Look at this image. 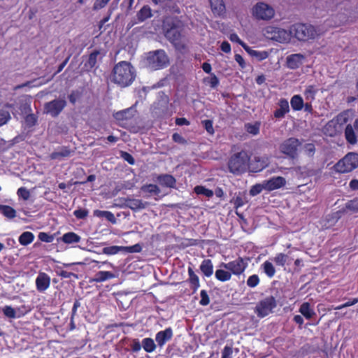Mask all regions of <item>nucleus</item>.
Listing matches in <instances>:
<instances>
[{
  "instance_id": "54",
  "label": "nucleus",
  "mask_w": 358,
  "mask_h": 358,
  "mask_svg": "<svg viewBox=\"0 0 358 358\" xmlns=\"http://www.w3.org/2000/svg\"><path fill=\"white\" fill-rule=\"evenodd\" d=\"M38 238H39V239L41 241L46 242V243H50L54 239V236H50L48 234L44 233V232H41L38 234Z\"/></svg>"
},
{
  "instance_id": "23",
  "label": "nucleus",
  "mask_w": 358,
  "mask_h": 358,
  "mask_svg": "<svg viewBox=\"0 0 358 358\" xmlns=\"http://www.w3.org/2000/svg\"><path fill=\"white\" fill-rule=\"evenodd\" d=\"M345 136L347 141L351 144L355 145L357 143V136L355 133L353 127L351 124H348L345 129Z\"/></svg>"
},
{
  "instance_id": "17",
  "label": "nucleus",
  "mask_w": 358,
  "mask_h": 358,
  "mask_svg": "<svg viewBox=\"0 0 358 358\" xmlns=\"http://www.w3.org/2000/svg\"><path fill=\"white\" fill-rule=\"evenodd\" d=\"M285 184V180L282 177L273 178L264 184V187L268 190H273L283 186Z\"/></svg>"
},
{
  "instance_id": "20",
  "label": "nucleus",
  "mask_w": 358,
  "mask_h": 358,
  "mask_svg": "<svg viewBox=\"0 0 358 358\" xmlns=\"http://www.w3.org/2000/svg\"><path fill=\"white\" fill-rule=\"evenodd\" d=\"M212 11L214 14L221 15L225 10V6L222 0H209Z\"/></svg>"
},
{
  "instance_id": "16",
  "label": "nucleus",
  "mask_w": 358,
  "mask_h": 358,
  "mask_svg": "<svg viewBox=\"0 0 358 358\" xmlns=\"http://www.w3.org/2000/svg\"><path fill=\"white\" fill-rule=\"evenodd\" d=\"M120 251L128 253L140 252L141 248H103V252L106 255H115Z\"/></svg>"
},
{
  "instance_id": "53",
  "label": "nucleus",
  "mask_w": 358,
  "mask_h": 358,
  "mask_svg": "<svg viewBox=\"0 0 358 358\" xmlns=\"http://www.w3.org/2000/svg\"><path fill=\"white\" fill-rule=\"evenodd\" d=\"M17 195L22 197L24 200H27L29 198V192L24 187H20L17 190Z\"/></svg>"
},
{
  "instance_id": "44",
  "label": "nucleus",
  "mask_w": 358,
  "mask_h": 358,
  "mask_svg": "<svg viewBox=\"0 0 358 358\" xmlns=\"http://www.w3.org/2000/svg\"><path fill=\"white\" fill-rule=\"evenodd\" d=\"M194 192L197 194H203L207 197H211L213 195V192L208 189L205 188L203 186H196L194 187Z\"/></svg>"
},
{
  "instance_id": "58",
  "label": "nucleus",
  "mask_w": 358,
  "mask_h": 358,
  "mask_svg": "<svg viewBox=\"0 0 358 358\" xmlns=\"http://www.w3.org/2000/svg\"><path fill=\"white\" fill-rule=\"evenodd\" d=\"M109 1L110 0H96L93 6V9L99 10L103 8Z\"/></svg>"
},
{
  "instance_id": "1",
  "label": "nucleus",
  "mask_w": 358,
  "mask_h": 358,
  "mask_svg": "<svg viewBox=\"0 0 358 358\" xmlns=\"http://www.w3.org/2000/svg\"><path fill=\"white\" fill-rule=\"evenodd\" d=\"M290 34L299 41L309 43L323 35L324 31L310 24L296 23L290 27Z\"/></svg>"
},
{
  "instance_id": "4",
  "label": "nucleus",
  "mask_w": 358,
  "mask_h": 358,
  "mask_svg": "<svg viewBox=\"0 0 358 358\" xmlns=\"http://www.w3.org/2000/svg\"><path fill=\"white\" fill-rule=\"evenodd\" d=\"M358 167V153L348 152L335 165L334 169L338 173H349Z\"/></svg>"
},
{
  "instance_id": "29",
  "label": "nucleus",
  "mask_w": 358,
  "mask_h": 358,
  "mask_svg": "<svg viewBox=\"0 0 358 358\" xmlns=\"http://www.w3.org/2000/svg\"><path fill=\"white\" fill-rule=\"evenodd\" d=\"M152 16L151 9L148 6H144L137 13L138 20L141 22Z\"/></svg>"
},
{
  "instance_id": "36",
  "label": "nucleus",
  "mask_w": 358,
  "mask_h": 358,
  "mask_svg": "<svg viewBox=\"0 0 358 358\" xmlns=\"http://www.w3.org/2000/svg\"><path fill=\"white\" fill-rule=\"evenodd\" d=\"M80 236H78L77 234L73 232H69L63 236L62 241L66 244H70L78 243L80 241Z\"/></svg>"
},
{
  "instance_id": "45",
  "label": "nucleus",
  "mask_w": 358,
  "mask_h": 358,
  "mask_svg": "<svg viewBox=\"0 0 358 358\" xmlns=\"http://www.w3.org/2000/svg\"><path fill=\"white\" fill-rule=\"evenodd\" d=\"M345 208L354 213H358V198L349 201L345 204Z\"/></svg>"
},
{
  "instance_id": "43",
  "label": "nucleus",
  "mask_w": 358,
  "mask_h": 358,
  "mask_svg": "<svg viewBox=\"0 0 358 358\" xmlns=\"http://www.w3.org/2000/svg\"><path fill=\"white\" fill-rule=\"evenodd\" d=\"M350 112L349 110H345L340 113L336 117L337 122L341 125L347 123L350 117Z\"/></svg>"
},
{
  "instance_id": "42",
  "label": "nucleus",
  "mask_w": 358,
  "mask_h": 358,
  "mask_svg": "<svg viewBox=\"0 0 358 358\" xmlns=\"http://www.w3.org/2000/svg\"><path fill=\"white\" fill-rule=\"evenodd\" d=\"M248 53L252 57H256L259 61L266 59L268 56V52L266 51L258 52L251 48L248 50Z\"/></svg>"
},
{
  "instance_id": "27",
  "label": "nucleus",
  "mask_w": 358,
  "mask_h": 358,
  "mask_svg": "<svg viewBox=\"0 0 358 358\" xmlns=\"http://www.w3.org/2000/svg\"><path fill=\"white\" fill-rule=\"evenodd\" d=\"M159 183L162 185L173 187L176 183V179L171 175H162L158 177Z\"/></svg>"
},
{
  "instance_id": "49",
  "label": "nucleus",
  "mask_w": 358,
  "mask_h": 358,
  "mask_svg": "<svg viewBox=\"0 0 358 358\" xmlns=\"http://www.w3.org/2000/svg\"><path fill=\"white\" fill-rule=\"evenodd\" d=\"M201 300L199 301L200 305L207 306L210 303V298L207 294V292L204 289L200 292Z\"/></svg>"
},
{
  "instance_id": "24",
  "label": "nucleus",
  "mask_w": 358,
  "mask_h": 358,
  "mask_svg": "<svg viewBox=\"0 0 358 358\" xmlns=\"http://www.w3.org/2000/svg\"><path fill=\"white\" fill-rule=\"evenodd\" d=\"M200 269L201 272L206 276L210 277L213 273V266L210 259H205L202 262Z\"/></svg>"
},
{
  "instance_id": "64",
  "label": "nucleus",
  "mask_w": 358,
  "mask_h": 358,
  "mask_svg": "<svg viewBox=\"0 0 358 358\" xmlns=\"http://www.w3.org/2000/svg\"><path fill=\"white\" fill-rule=\"evenodd\" d=\"M87 210L84 209H78L74 212V215L77 218L83 219L87 215Z\"/></svg>"
},
{
  "instance_id": "3",
  "label": "nucleus",
  "mask_w": 358,
  "mask_h": 358,
  "mask_svg": "<svg viewBox=\"0 0 358 358\" xmlns=\"http://www.w3.org/2000/svg\"><path fill=\"white\" fill-rule=\"evenodd\" d=\"M181 21L176 18H166L163 25L166 38L173 43L178 41L181 36Z\"/></svg>"
},
{
  "instance_id": "5",
  "label": "nucleus",
  "mask_w": 358,
  "mask_h": 358,
  "mask_svg": "<svg viewBox=\"0 0 358 358\" xmlns=\"http://www.w3.org/2000/svg\"><path fill=\"white\" fill-rule=\"evenodd\" d=\"M249 157L245 152L234 154L229 159L228 166L233 173H241L248 166Z\"/></svg>"
},
{
  "instance_id": "9",
  "label": "nucleus",
  "mask_w": 358,
  "mask_h": 358,
  "mask_svg": "<svg viewBox=\"0 0 358 358\" xmlns=\"http://www.w3.org/2000/svg\"><path fill=\"white\" fill-rule=\"evenodd\" d=\"M274 13V10L264 3H259L253 8V15L259 20H268Z\"/></svg>"
},
{
  "instance_id": "38",
  "label": "nucleus",
  "mask_w": 358,
  "mask_h": 358,
  "mask_svg": "<svg viewBox=\"0 0 358 358\" xmlns=\"http://www.w3.org/2000/svg\"><path fill=\"white\" fill-rule=\"evenodd\" d=\"M94 214L97 217H106L108 221L113 223L115 222L116 221L114 215L108 211H101L96 210L94 212Z\"/></svg>"
},
{
  "instance_id": "61",
  "label": "nucleus",
  "mask_w": 358,
  "mask_h": 358,
  "mask_svg": "<svg viewBox=\"0 0 358 358\" xmlns=\"http://www.w3.org/2000/svg\"><path fill=\"white\" fill-rule=\"evenodd\" d=\"M59 275V276L64 278H71V277H73L76 279H78V275L77 274H75L68 271H60Z\"/></svg>"
},
{
  "instance_id": "30",
  "label": "nucleus",
  "mask_w": 358,
  "mask_h": 358,
  "mask_svg": "<svg viewBox=\"0 0 358 358\" xmlns=\"http://www.w3.org/2000/svg\"><path fill=\"white\" fill-rule=\"evenodd\" d=\"M99 55V51L95 50L89 55L88 60L85 64V67L86 68L87 71H89L95 66L96 63V58Z\"/></svg>"
},
{
  "instance_id": "34",
  "label": "nucleus",
  "mask_w": 358,
  "mask_h": 358,
  "mask_svg": "<svg viewBox=\"0 0 358 358\" xmlns=\"http://www.w3.org/2000/svg\"><path fill=\"white\" fill-rule=\"evenodd\" d=\"M73 151L70 150L67 148H63L60 151L54 152L50 155L51 159H60L62 157H66L71 155Z\"/></svg>"
},
{
  "instance_id": "7",
  "label": "nucleus",
  "mask_w": 358,
  "mask_h": 358,
  "mask_svg": "<svg viewBox=\"0 0 358 358\" xmlns=\"http://www.w3.org/2000/svg\"><path fill=\"white\" fill-rule=\"evenodd\" d=\"M147 61L152 69H158L169 63V58L164 50H159L149 52Z\"/></svg>"
},
{
  "instance_id": "52",
  "label": "nucleus",
  "mask_w": 358,
  "mask_h": 358,
  "mask_svg": "<svg viewBox=\"0 0 358 358\" xmlns=\"http://www.w3.org/2000/svg\"><path fill=\"white\" fill-rule=\"evenodd\" d=\"M120 155L129 164L133 165L135 163L134 157L129 153L124 151H121Z\"/></svg>"
},
{
  "instance_id": "19",
  "label": "nucleus",
  "mask_w": 358,
  "mask_h": 358,
  "mask_svg": "<svg viewBox=\"0 0 358 358\" xmlns=\"http://www.w3.org/2000/svg\"><path fill=\"white\" fill-rule=\"evenodd\" d=\"M304 56L301 54H294L287 58V62L289 67L296 69L301 63Z\"/></svg>"
},
{
  "instance_id": "28",
  "label": "nucleus",
  "mask_w": 358,
  "mask_h": 358,
  "mask_svg": "<svg viewBox=\"0 0 358 358\" xmlns=\"http://www.w3.org/2000/svg\"><path fill=\"white\" fill-rule=\"evenodd\" d=\"M189 282L194 292H196L200 286L199 277L194 273L192 268H188Z\"/></svg>"
},
{
  "instance_id": "32",
  "label": "nucleus",
  "mask_w": 358,
  "mask_h": 358,
  "mask_svg": "<svg viewBox=\"0 0 358 358\" xmlns=\"http://www.w3.org/2000/svg\"><path fill=\"white\" fill-rule=\"evenodd\" d=\"M142 346L145 352H152L156 348V345L153 341V339L150 338H144L142 341Z\"/></svg>"
},
{
  "instance_id": "25",
  "label": "nucleus",
  "mask_w": 358,
  "mask_h": 358,
  "mask_svg": "<svg viewBox=\"0 0 358 358\" xmlns=\"http://www.w3.org/2000/svg\"><path fill=\"white\" fill-rule=\"evenodd\" d=\"M215 278L222 282L229 280L231 277V273L229 271L220 267L215 273Z\"/></svg>"
},
{
  "instance_id": "31",
  "label": "nucleus",
  "mask_w": 358,
  "mask_h": 358,
  "mask_svg": "<svg viewBox=\"0 0 358 358\" xmlns=\"http://www.w3.org/2000/svg\"><path fill=\"white\" fill-rule=\"evenodd\" d=\"M0 210L8 219H13L16 216L15 210L9 206L0 205Z\"/></svg>"
},
{
  "instance_id": "46",
  "label": "nucleus",
  "mask_w": 358,
  "mask_h": 358,
  "mask_svg": "<svg viewBox=\"0 0 358 358\" xmlns=\"http://www.w3.org/2000/svg\"><path fill=\"white\" fill-rule=\"evenodd\" d=\"M245 129L248 133L252 134L253 135H256L258 134L259 130V123H255V124H245Z\"/></svg>"
},
{
  "instance_id": "13",
  "label": "nucleus",
  "mask_w": 358,
  "mask_h": 358,
  "mask_svg": "<svg viewBox=\"0 0 358 358\" xmlns=\"http://www.w3.org/2000/svg\"><path fill=\"white\" fill-rule=\"evenodd\" d=\"M50 285V278L45 273H39L36 279V286L38 292H43L48 289Z\"/></svg>"
},
{
  "instance_id": "6",
  "label": "nucleus",
  "mask_w": 358,
  "mask_h": 358,
  "mask_svg": "<svg viewBox=\"0 0 358 358\" xmlns=\"http://www.w3.org/2000/svg\"><path fill=\"white\" fill-rule=\"evenodd\" d=\"M264 35L266 38L278 41L279 43L288 42L292 36L290 34V28L289 31L279 27L268 26L264 29Z\"/></svg>"
},
{
  "instance_id": "11",
  "label": "nucleus",
  "mask_w": 358,
  "mask_h": 358,
  "mask_svg": "<svg viewBox=\"0 0 358 358\" xmlns=\"http://www.w3.org/2000/svg\"><path fill=\"white\" fill-rule=\"evenodd\" d=\"M299 145L300 143L298 139L290 138L280 145V150L283 153L294 158L296 156L297 148Z\"/></svg>"
},
{
  "instance_id": "33",
  "label": "nucleus",
  "mask_w": 358,
  "mask_h": 358,
  "mask_svg": "<svg viewBox=\"0 0 358 358\" xmlns=\"http://www.w3.org/2000/svg\"><path fill=\"white\" fill-rule=\"evenodd\" d=\"M290 103L292 108L295 110H299L302 109L303 106V101L299 95L294 96L291 99Z\"/></svg>"
},
{
  "instance_id": "35",
  "label": "nucleus",
  "mask_w": 358,
  "mask_h": 358,
  "mask_svg": "<svg viewBox=\"0 0 358 358\" xmlns=\"http://www.w3.org/2000/svg\"><path fill=\"white\" fill-rule=\"evenodd\" d=\"M262 267L264 269V273L266 274V275L269 278H272L274 276L275 273V269L270 261H266L263 264Z\"/></svg>"
},
{
  "instance_id": "57",
  "label": "nucleus",
  "mask_w": 358,
  "mask_h": 358,
  "mask_svg": "<svg viewBox=\"0 0 358 358\" xmlns=\"http://www.w3.org/2000/svg\"><path fill=\"white\" fill-rule=\"evenodd\" d=\"M109 1L110 0H96L93 6V9L99 10L103 8Z\"/></svg>"
},
{
  "instance_id": "41",
  "label": "nucleus",
  "mask_w": 358,
  "mask_h": 358,
  "mask_svg": "<svg viewBox=\"0 0 358 358\" xmlns=\"http://www.w3.org/2000/svg\"><path fill=\"white\" fill-rule=\"evenodd\" d=\"M141 190L144 192H148V193L153 194L155 195H157L160 193L159 188L156 185H153V184H150V185H146L142 186Z\"/></svg>"
},
{
  "instance_id": "18",
  "label": "nucleus",
  "mask_w": 358,
  "mask_h": 358,
  "mask_svg": "<svg viewBox=\"0 0 358 358\" xmlns=\"http://www.w3.org/2000/svg\"><path fill=\"white\" fill-rule=\"evenodd\" d=\"M299 313L308 320L311 319L316 315L315 310L308 302H304L301 305Z\"/></svg>"
},
{
  "instance_id": "10",
  "label": "nucleus",
  "mask_w": 358,
  "mask_h": 358,
  "mask_svg": "<svg viewBox=\"0 0 358 358\" xmlns=\"http://www.w3.org/2000/svg\"><path fill=\"white\" fill-rule=\"evenodd\" d=\"M66 105V101L62 99L52 100L45 103L44 112L52 117H57Z\"/></svg>"
},
{
  "instance_id": "60",
  "label": "nucleus",
  "mask_w": 358,
  "mask_h": 358,
  "mask_svg": "<svg viewBox=\"0 0 358 358\" xmlns=\"http://www.w3.org/2000/svg\"><path fill=\"white\" fill-rule=\"evenodd\" d=\"M109 1L110 0H96L93 6V9L99 10L103 8Z\"/></svg>"
},
{
  "instance_id": "37",
  "label": "nucleus",
  "mask_w": 358,
  "mask_h": 358,
  "mask_svg": "<svg viewBox=\"0 0 358 358\" xmlns=\"http://www.w3.org/2000/svg\"><path fill=\"white\" fill-rule=\"evenodd\" d=\"M271 259L275 262L277 266H284L288 259V256L282 253H279Z\"/></svg>"
},
{
  "instance_id": "39",
  "label": "nucleus",
  "mask_w": 358,
  "mask_h": 358,
  "mask_svg": "<svg viewBox=\"0 0 358 358\" xmlns=\"http://www.w3.org/2000/svg\"><path fill=\"white\" fill-rule=\"evenodd\" d=\"M134 110L132 108H129L127 110L117 113L115 115V117L118 120L128 119L134 115Z\"/></svg>"
},
{
  "instance_id": "21",
  "label": "nucleus",
  "mask_w": 358,
  "mask_h": 358,
  "mask_svg": "<svg viewBox=\"0 0 358 358\" xmlns=\"http://www.w3.org/2000/svg\"><path fill=\"white\" fill-rule=\"evenodd\" d=\"M280 108L274 112V116L276 118L284 117L286 113L289 111V103L285 99H281L279 102Z\"/></svg>"
},
{
  "instance_id": "55",
  "label": "nucleus",
  "mask_w": 358,
  "mask_h": 358,
  "mask_svg": "<svg viewBox=\"0 0 358 358\" xmlns=\"http://www.w3.org/2000/svg\"><path fill=\"white\" fill-rule=\"evenodd\" d=\"M202 123H203L205 129L209 134H214V129L213 127V122L211 120H206L203 121Z\"/></svg>"
},
{
  "instance_id": "50",
  "label": "nucleus",
  "mask_w": 358,
  "mask_h": 358,
  "mask_svg": "<svg viewBox=\"0 0 358 358\" xmlns=\"http://www.w3.org/2000/svg\"><path fill=\"white\" fill-rule=\"evenodd\" d=\"M259 282V278L257 275H252L250 276L247 280V285L250 287H256Z\"/></svg>"
},
{
  "instance_id": "51",
  "label": "nucleus",
  "mask_w": 358,
  "mask_h": 358,
  "mask_svg": "<svg viewBox=\"0 0 358 358\" xmlns=\"http://www.w3.org/2000/svg\"><path fill=\"white\" fill-rule=\"evenodd\" d=\"M25 122L28 127L35 125L36 122V117L34 114H29L25 117Z\"/></svg>"
},
{
  "instance_id": "26",
  "label": "nucleus",
  "mask_w": 358,
  "mask_h": 358,
  "mask_svg": "<svg viewBox=\"0 0 358 358\" xmlns=\"http://www.w3.org/2000/svg\"><path fill=\"white\" fill-rule=\"evenodd\" d=\"M115 278V275L110 271H99L97 272L93 279L96 282H101L107 280Z\"/></svg>"
},
{
  "instance_id": "56",
  "label": "nucleus",
  "mask_w": 358,
  "mask_h": 358,
  "mask_svg": "<svg viewBox=\"0 0 358 358\" xmlns=\"http://www.w3.org/2000/svg\"><path fill=\"white\" fill-rule=\"evenodd\" d=\"M232 353V348L229 346H225L222 352V358H231Z\"/></svg>"
},
{
  "instance_id": "59",
  "label": "nucleus",
  "mask_w": 358,
  "mask_h": 358,
  "mask_svg": "<svg viewBox=\"0 0 358 358\" xmlns=\"http://www.w3.org/2000/svg\"><path fill=\"white\" fill-rule=\"evenodd\" d=\"M109 1L110 0H96L93 6V9L99 10L103 8Z\"/></svg>"
},
{
  "instance_id": "22",
  "label": "nucleus",
  "mask_w": 358,
  "mask_h": 358,
  "mask_svg": "<svg viewBox=\"0 0 358 358\" xmlns=\"http://www.w3.org/2000/svg\"><path fill=\"white\" fill-rule=\"evenodd\" d=\"M124 205L132 210L142 209L146 206L141 200L134 199H126Z\"/></svg>"
},
{
  "instance_id": "40",
  "label": "nucleus",
  "mask_w": 358,
  "mask_h": 358,
  "mask_svg": "<svg viewBox=\"0 0 358 358\" xmlns=\"http://www.w3.org/2000/svg\"><path fill=\"white\" fill-rule=\"evenodd\" d=\"M34 238V235L32 233L26 231L24 232L20 237H19V241L20 243L23 245H26L29 243H30Z\"/></svg>"
},
{
  "instance_id": "48",
  "label": "nucleus",
  "mask_w": 358,
  "mask_h": 358,
  "mask_svg": "<svg viewBox=\"0 0 358 358\" xmlns=\"http://www.w3.org/2000/svg\"><path fill=\"white\" fill-rule=\"evenodd\" d=\"M3 314L9 317V318H15L16 317V312L14 308H13L11 306H6L3 308Z\"/></svg>"
},
{
  "instance_id": "8",
  "label": "nucleus",
  "mask_w": 358,
  "mask_h": 358,
  "mask_svg": "<svg viewBox=\"0 0 358 358\" xmlns=\"http://www.w3.org/2000/svg\"><path fill=\"white\" fill-rule=\"evenodd\" d=\"M276 301L273 296H268L259 301L255 307V313L259 317H264L272 313L276 307Z\"/></svg>"
},
{
  "instance_id": "62",
  "label": "nucleus",
  "mask_w": 358,
  "mask_h": 358,
  "mask_svg": "<svg viewBox=\"0 0 358 358\" xmlns=\"http://www.w3.org/2000/svg\"><path fill=\"white\" fill-rule=\"evenodd\" d=\"M357 302H358V299L355 298L352 301H348V302H346V303H343V304H342L341 306H336V307L334 308V310H341V309H343L344 308H346V307L355 305Z\"/></svg>"
},
{
  "instance_id": "12",
  "label": "nucleus",
  "mask_w": 358,
  "mask_h": 358,
  "mask_svg": "<svg viewBox=\"0 0 358 358\" xmlns=\"http://www.w3.org/2000/svg\"><path fill=\"white\" fill-rule=\"evenodd\" d=\"M220 267L224 268L235 275H239L243 273L246 267L242 259H238L229 263H222Z\"/></svg>"
},
{
  "instance_id": "15",
  "label": "nucleus",
  "mask_w": 358,
  "mask_h": 358,
  "mask_svg": "<svg viewBox=\"0 0 358 358\" xmlns=\"http://www.w3.org/2000/svg\"><path fill=\"white\" fill-rule=\"evenodd\" d=\"M267 159L255 157L254 159L248 164V168L252 172H258L268 165Z\"/></svg>"
},
{
  "instance_id": "47",
  "label": "nucleus",
  "mask_w": 358,
  "mask_h": 358,
  "mask_svg": "<svg viewBox=\"0 0 358 358\" xmlns=\"http://www.w3.org/2000/svg\"><path fill=\"white\" fill-rule=\"evenodd\" d=\"M10 119L8 111L0 110V126L5 124Z\"/></svg>"
},
{
  "instance_id": "14",
  "label": "nucleus",
  "mask_w": 358,
  "mask_h": 358,
  "mask_svg": "<svg viewBox=\"0 0 358 358\" xmlns=\"http://www.w3.org/2000/svg\"><path fill=\"white\" fill-rule=\"evenodd\" d=\"M173 331L171 328H167L164 331H159L155 336L157 345L162 347L167 341L171 339Z\"/></svg>"
},
{
  "instance_id": "63",
  "label": "nucleus",
  "mask_w": 358,
  "mask_h": 358,
  "mask_svg": "<svg viewBox=\"0 0 358 358\" xmlns=\"http://www.w3.org/2000/svg\"><path fill=\"white\" fill-rule=\"evenodd\" d=\"M230 202L234 204L236 208L243 206L244 203L243 198L240 196H237L236 198H233Z\"/></svg>"
},
{
  "instance_id": "2",
  "label": "nucleus",
  "mask_w": 358,
  "mask_h": 358,
  "mask_svg": "<svg viewBox=\"0 0 358 358\" xmlns=\"http://www.w3.org/2000/svg\"><path fill=\"white\" fill-rule=\"evenodd\" d=\"M135 76L134 67L129 62H121L114 66L111 80L121 87H125L131 84Z\"/></svg>"
}]
</instances>
